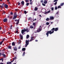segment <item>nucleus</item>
<instances>
[{"label": "nucleus", "mask_w": 64, "mask_h": 64, "mask_svg": "<svg viewBox=\"0 0 64 64\" xmlns=\"http://www.w3.org/2000/svg\"><path fill=\"white\" fill-rule=\"evenodd\" d=\"M58 30V28H53L51 30L48 31L46 34V35H47V37H48L49 34H50L51 35V34L53 33L54 32V31H57ZM51 31H52V32Z\"/></svg>", "instance_id": "1"}, {"label": "nucleus", "mask_w": 64, "mask_h": 64, "mask_svg": "<svg viewBox=\"0 0 64 64\" xmlns=\"http://www.w3.org/2000/svg\"><path fill=\"white\" fill-rule=\"evenodd\" d=\"M29 40H26V44H25V47H27V46L29 44Z\"/></svg>", "instance_id": "2"}, {"label": "nucleus", "mask_w": 64, "mask_h": 64, "mask_svg": "<svg viewBox=\"0 0 64 64\" xmlns=\"http://www.w3.org/2000/svg\"><path fill=\"white\" fill-rule=\"evenodd\" d=\"M16 13H15V14L14 15V17L12 18L13 20H14V19H16V18H17V15H16Z\"/></svg>", "instance_id": "3"}, {"label": "nucleus", "mask_w": 64, "mask_h": 64, "mask_svg": "<svg viewBox=\"0 0 64 64\" xmlns=\"http://www.w3.org/2000/svg\"><path fill=\"white\" fill-rule=\"evenodd\" d=\"M41 31H42V28H39L37 29V30H36V32H40Z\"/></svg>", "instance_id": "4"}, {"label": "nucleus", "mask_w": 64, "mask_h": 64, "mask_svg": "<svg viewBox=\"0 0 64 64\" xmlns=\"http://www.w3.org/2000/svg\"><path fill=\"white\" fill-rule=\"evenodd\" d=\"M31 40H30V42H31L32 41H33V40H34V39H35V38H34V37H33V36H32L31 37Z\"/></svg>", "instance_id": "5"}, {"label": "nucleus", "mask_w": 64, "mask_h": 64, "mask_svg": "<svg viewBox=\"0 0 64 64\" xmlns=\"http://www.w3.org/2000/svg\"><path fill=\"white\" fill-rule=\"evenodd\" d=\"M13 48L14 51H17V48L16 46H14Z\"/></svg>", "instance_id": "6"}, {"label": "nucleus", "mask_w": 64, "mask_h": 64, "mask_svg": "<svg viewBox=\"0 0 64 64\" xmlns=\"http://www.w3.org/2000/svg\"><path fill=\"white\" fill-rule=\"evenodd\" d=\"M26 32L25 29L24 30H22L21 31V33L22 34H23L24 32Z\"/></svg>", "instance_id": "7"}, {"label": "nucleus", "mask_w": 64, "mask_h": 64, "mask_svg": "<svg viewBox=\"0 0 64 64\" xmlns=\"http://www.w3.org/2000/svg\"><path fill=\"white\" fill-rule=\"evenodd\" d=\"M50 10H49L48 11H47L46 12H45L44 13L45 14H48V13H49L50 12Z\"/></svg>", "instance_id": "8"}, {"label": "nucleus", "mask_w": 64, "mask_h": 64, "mask_svg": "<svg viewBox=\"0 0 64 64\" xmlns=\"http://www.w3.org/2000/svg\"><path fill=\"white\" fill-rule=\"evenodd\" d=\"M7 19L6 18H5L3 20V21L4 22H6L7 21Z\"/></svg>", "instance_id": "9"}, {"label": "nucleus", "mask_w": 64, "mask_h": 64, "mask_svg": "<svg viewBox=\"0 0 64 64\" xmlns=\"http://www.w3.org/2000/svg\"><path fill=\"white\" fill-rule=\"evenodd\" d=\"M4 6L5 8H8V6L7 4H5L4 5Z\"/></svg>", "instance_id": "10"}, {"label": "nucleus", "mask_w": 64, "mask_h": 64, "mask_svg": "<svg viewBox=\"0 0 64 64\" xmlns=\"http://www.w3.org/2000/svg\"><path fill=\"white\" fill-rule=\"evenodd\" d=\"M49 19L50 20H53L54 19V17L52 16H50Z\"/></svg>", "instance_id": "11"}, {"label": "nucleus", "mask_w": 64, "mask_h": 64, "mask_svg": "<svg viewBox=\"0 0 64 64\" xmlns=\"http://www.w3.org/2000/svg\"><path fill=\"white\" fill-rule=\"evenodd\" d=\"M20 38L21 39H23V35H21V34H20Z\"/></svg>", "instance_id": "12"}, {"label": "nucleus", "mask_w": 64, "mask_h": 64, "mask_svg": "<svg viewBox=\"0 0 64 64\" xmlns=\"http://www.w3.org/2000/svg\"><path fill=\"white\" fill-rule=\"evenodd\" d=\"M12 62H13L12 61L10 62H7L6 63V64H12Z\"/></svg>", "instance_id": "13"}, {"label": "nucleus", "mask_w": 64, "mask_h": 64, "mask_svg": "<svg viewBox=\"0 0 64 64\" xmlns=\"http://www.w3.org/2000/svg\"><path fill=\"white\" fill-rule=\"evenodd\" d=\"M17 58V57H15L13 58V60L12 61V62H13L14 61V59H16Z\"/></svg>", "instance_id": "14"}, {"label": "nucleus", "mask_w": 64, "mask_h": 64, "mask_svg": "<svg viewBox=\"0 0 64 64\" xmlns=\"http://www.w3.org/2000/svg\"><path fill=\"white\" fill-rule=\"evenodd\" d=\"M21 4L22 5H24V1H22L21 2Z\"/></svg>", "instance_id": "15"}, {"label": "nucleus", "mask_w": 64, "mask_h": 64, "mask_svg": "<svg viewBox=\"0 0 64 64\" xmlns=\"http://www.w3.org/2000/svg\"><path fill=\"white\" fill-rule=\"evenodd\" d=\"M8 49H11V48L12 47L11 46H8Z\"/></svg>", "instance_id": "16"}, {"label": "nucleus", "mask_w": 64, "mask_h": 64, "mask_svg": "<svg viewBox=\"0 0 64 64\" xmlns=\"http://www.w3.org/2000/svg\"><path fill=\"white\" fill-rule=\"evenodd\" d=\"M44 4H47V1H46V0H45L44 2Z\"/></svg>", "instance_id": "17"}, {"label": "nucleus", "mask_w": 64, "mask_h": 64, "mask_svg": "<svg viewBox=\"0 0 64 64\" xmlns=\"http://www.w3.org/2000/svg\"><path fill=\"white\" fill-rule=\"evenodd\" d=\"M25 30L27 32H29V30L28 29H25Z\"/></svg>", "instance_id": "18"}, {"label": "nucleus", "mask_w": 64, "mask_h": 64, "mask_svg": "<svg viewBox=\"0 0 64 64\" xmlns=\"http://www.w3.org/2000/svg\"><path fill=\"white\" fill-rule=\"evenodd\" d=\"M12 46H15V42H13L12 43Z\"/></svg>", "instance_id": "19"}, {"label": "nucleus", "mask_w": 64, "mask_h": 64, "mask_svg": "<svg viewBox=\"0 0 64 64\" xmlns=\"http://www.w3.org/2000/svg\"><path fill=\"white\" fill-rule=\"evenodd\" d=\"M2 55L3 56V57H4V58L6 57V55H5V54H2Z\"/></svg>", "instance_id": "20"}, {"label": "nucleus", "mask_w": 64, "mask_h": 64, "mask_svg": "<svg viewBox=\"0 0 64 64\" xmlns=\"http://www.w3.org/2000/svg\"><path fill=\"white\" fill-rule=\"evenodd\" d=\"M49 18H47L46 19V20L47 21H49Z\"/></svg>", "instance_id": "21"}, {"label": "nucleus", "mask_w": 64, "mask_h": 64, "mask_svg": "<svg viewBox=\"0 0 64 64\" xmlns=\"http://www.w3.org/2000/svg\"><path fill=\"white\" fill-rule=\"evenodd\" d=\"M29 37V35H27L26 36V39H28Z\"/></svg>", "instance_id": "22"}, {"label": "nucleus", "mask_w": 64, "mask_h": 64, "mask_svg": "<svg viewBox=\"0 0 64 64\" xmlns=\"http://www.w3.org/2000/svg\"><path fill=\"white\" fill-rule=\"evenodd\" d=\"M34 27L32 26H30V28L31 29H33L34 28Z\"/></svg>", "instance_id": "23"}, {"label": "nucleus", "mask_w": 64, "mask_h": 64, "mask_svg": "<svg viewBox=\"0 0 64 64\" xmlns=\"http://www.w3.org/2000/svg\"><path fill=\"white\" fill-rule=\"evenodd\" d=\"M25 50H26L25 48H23L22 49V50L23 51H25Z\"/></svg>", "instance_id": "24"}, {"label": "nucleus", "mask_w": 64, "mask_h": 64, "mask_svg": "<svg viewBox=\"0 0 64 64\" xmlns=\"http://www.w3.org/2000/svg\"><path fill=\"white\" fill-rule=\"evenodd\" d=\"M64 5V3H62L60 4V6H62L63 5Z\"/></svg>", "instance_id": "25"}, {"label": "nucleus", "mask_w": 64, "mask_h": 64, "mask_svg": "<svg viewBox=\"0 0 64 64\" xmlns=\"http://www.w3.org/2000/svg\"><path fill=\"white\" fill-rule=\"evenodd\" d=\"M25 51H24V53H23L22 55V56H24V55H25Z\"/></svg>", "instance_id": "26"}, {"label": "nucleus", "mask_w": 64, "mask_h": 64, "mask_svg": "<svg viewBox=\"0 0 64 64\" xmlns=\"http://www.w3.org/2000/svg\"><path fill=\"white\" fill-rule=\"evenodd\" d=\"M46 25H49V23L47 22L46 23Z\"/></svg>", "instance_id": "27"}, {"label": "nucleus", "mask_w": 64, "mask_h": 64, "mask_svg": "<svg viewBox=\"0 0 64 64\" xmlns=\"http://www.w3.org/2000/svg\"><path fill=\"white\" fill-rule=\"evenodd\" d=\"M33 25H34V26H36V24H35V23H33Z\"/></svg>", "instance_id": "28"}, {"label": "nucleus", "mask_w": 64, "mask_h": 64, "mask_svg": "<svg viewBox=\"0 0 64 64\" xmlns=\"http://www.w3.org/2000/svg\"><path fill=\"white\" fill-rule=\"evenodd\" d=\"M2 14H5V12L3 10H2Z\"/></svg>", "instance_id": "29"}, {"label": "nucleus", "mask_w": 64, "mask_h": 64, "mask_svg": "<svg viewBox=\"0 0 64 64\" xmlns=\"http://www.w3.org/2000/svg\"><path fill=\"white\" fill-rule=\"evenodd\" d=\"M3 42L2 41V42H0V45H2V43Z\"/></svg>", "instance_id": "30"}, {"label": "nucleus", "mask_w": 64, "mask_h": 64, "mask_svg": "<svg viewBox=\"0 0 64 64\" xmlns=\"http://www.w3.org/2000/svg\"><path fill=\"white\" fill-rule=\"evenodd\" d=\"M19 20H18V22H16V24H19Z\"/></svg>", "instance_id": "31"}, {"label": "nucleus", "mask_w": 64, "mask_h": 64, "mask_svg": "<svg viewBox=\"0 0 64 64\" xmlns=\"http://www.w3.org/2000/svg\"><path fill=\"white\" fill-rule=\"evenodd\" d=\"M61 8V6H58V8Z\"/></svg>", "instance_id": "32"}, {"label": "nucleus", "mask_w": 64, "mask_h": 64, "mask_svg": "<svg viewBox=\"0 0 64 64\" xmlns=\"http://www.w3.org/2000/svg\"><path fill=\"white\" fill-rule=\"evenodd\" d=\"M30 5H32V4H33V2H30Z\"/></svg>", "instance_id": "33"}, {"label": "nucleus", "mask_w": 64, "mask_h": 64, "mask_svg": "<svg viewBox=\"0 0 64 64\" xmlns=\"http://www.w3.org/2000/svg\"><path fill=\"white\" fill-rule=\"evenodd\" d=\"M28 5H29V3H26V6H28Z\"/></svg>", "instance_id": "34"}, {"label": "nucleus", "mask_w": 64, "mask_h": 64, "mask_svg": "<svg viewBox=\"0 0 64 64\" xmlns=\"http://www.w3.org/2000/svg\"><path fill=\"white\" fill-rule=\"evenodd\" d=\"M34 10L35 11H37L38 10V8H35Z\"/></svg>", "instance_id": "35"}, {"label": "nucleus", "mask_w": 64, "mask_h": 64, "mask_svg": "<svg viewBox=\"0 0 64 64\" xmlns=\"http://www.w3.org/2000/svg\"><path fill=\"white\" fill-rule=\"evenodd\" d=\"M12 25H11V26H10V30H11V29H12Z\"/></svg>", "instance_id": "36"}, {"label": "nucleus", "mask_w": 64, "mask_h": 64, "mask_svg": "<svg viewBox=\"0 0 64 64\" xmlns=\"http://www.w3.org/2000/svg\"><path fill=\"white\" fill-rule=\"evenodd\" d=\"M24 14H26L27 13V12L26 11H24Z\"/></svg>", "instance_id": "37"}, {"label": "nucleus", "mask_w": 64, "mask_h": 64, "mask_svg": "<svg viewBox=\"0 0 64 64\" xmlns=\"http://www.w3.org/2000/svg\"><path fill=\"white\" fill-rule=\"evenodd\" d=\"M0 8H3V6H1L0 5Z\"/></svg>", "instance_id": "38"}, {"label": "nucleus", "mask_w": 64, "mask_h": 64, "mask_svg": "<svg viewBox=\"0 0 64 64\" xmlns=\"http://www.w3.org/2000/svg\"><path fill=\"white\" fill-rule=\"evenodd\" d=\"M18 5H20V3L18 2Z\"/></svg>", "instance_id": "39"}, {"label": "nucleus", "mask_w": 64, "mask_h": 64, "mask_svg": "<svg viewBox=\"0 0 64 64\" xmlns=\"http://www.w3.org/2000/svg\"><path fill=\"white\" fill-rule=\"evenodd\" d=\"M25 2L27 3V2H28V0H26Z\"/></svg>", "instance_id": "40"}, {"label": "nucleus", "mask_w": 64, "mask_h": 64, "mask_svg": "<svg viewBox=\"0 0 64 64\" xmlns=\"http://www.w3.org/2000/svg\"><path fill=\"white\" fill-rule=\"evenodd\" d=\"M20 48H21V46H20L18 47V49H20Z\"/></svg>", "instance_id": "41"}, {"label": "nucleus", "mask_w": 64, "mask_h": 64, "mask_svg": "<svg viewBox=\"0 0 64 64\" xmlns=\"http://www.w3.org/2000/svg\"><path fill=\"white\" fill-rule=\"evenodd\" d=\"M18 20H15L14 21H15V22H16V21H18Z\"/></svg>", "instance_id": "42"}, {"label": "nucleus", "mask_w": 64, "mask_h": 64, "mask_svg": "<svg viewBox=\"0 0 64 64\" xmlns=\"http://www.w3.org/2000/svg\"><path fill=\"white\" fill-rule=\"evenodd\" d=\"M18 9H15V10H16V11H18Z\"/></svg>", "instance_id": "43"}, {"label": "nucleus", "mask_w": 64, "mask_h": 64, "mask_svg": "<svg viewBox=\"0 0 64 64\" xmlns=\"http://www.w3.org/2000/svg\"><path fill=\"white\" fill-rule=\"evenodd\" d=\"M57 2H56L54 4V5H56L57 4Z\"/></svg>", "instance_id": "44"}, {"label": "nucleus", "mask_w": 64, "mask_h": 64, "mask_svg": "<svg viewBox=\"0 0 64 64\" xmlns=\"http://www.w3.org/2000/svg\"><path fill=\"white\" fill-rule=\"evenodd\" d=\"M58 0H54V2H56V1L57 2V1H58Z\"/></svg>", "instance_id": "45"}, {"label": "nucleus", "mask_w": 64, "mask_h": 64, "mask_svg": "<svg viewBox=\"0 0 64 64\" xmlns=\"http://www.w3.org/2000/svg\"><path fill=\"white\" fill-rule=\"evenodd\" d=\"M42 4V5H43V6H45L46 5L45 4L43 3Z\"/></svg>", "instance_id": "46"}, {"label": "nucleus", "mask_w": 64, "mask_h": 64, "mask_svg": "<svg viewBox=\"0 0 64 64\" xmlns=\"http://www.w3.org/2000/svg\"><path fill=\"white\" fill-rule=\"evenodd\" d=\"M4 39H5V38H4L3 40L2 41H3V42L4 41H5V40H4Z\"/></svg>", "instance_id": "47"}, {"label": "nucleus", "mask_w": 64, "mask_h": 64, "mask_svg": "<svg viewBox=\"0 0 64 64\" xmlns=\"http://www.w3.org/2000/svg\"><path fill=\"white\" fill-rule=\"evenodd\" d=\"M4 3H3V4H2V6H4Z\"/></svg>", "instance_id": "48"}, {"label": "nucleus", "mask_w": 64, "mask_h": 64, "mask_svg": "<svg viewBox=\"0 0 64 64\" xmlns=\"http://www.w3.org/2000/svg\"><path fill=\"white\" fill-rule=\"evenodd\" d=\"M3 58H2L0 59V61L1 60H3Z\"/></svg>", "instance_id": "49"}, {"label": "nucleus", "mask_w": 64, "mask_h": 64, "mask_svg": "<svg viewBox=\"0 0 64 64\" xmlns=\"http://www.w3.org/2000/svg\"><path fill=\"white\" fill-rule=\"evenodd\" d=\"M10 14L11 15H13V12H11L10 13Z\"/></svg>", "instance_id": "50"}, {"label": "nucleus", "mask_w": 64, "mask_h": 64, "mask_svg": "<svg viewBox=\"0 0 64 64\" xmlns=\"http://www.w3.org/2000/svg\"><path fill=\"white\" fill-rule=\"evenodd\" d=\"M33 14H34V15H35V12H33Z\"/></svg>", "instance_id": "51"}, {"label": "nucleus", "mask_w": 64, "mask_h": 64, "mask_svg": "<svg viewBox=\"0 0 64 64\" xmlns=\"http://www.w3.org/2000/svg\"><path fill=\"white\" fill-rule=\"evenodd\" d=\"M51 9H52V11H53V10H54V8H51Z\"/></svg>", "instance_id": "52"}, {"label": "nucleus", "mask_w": 64, "mask_h": 64, "mask_svg": "<svg viewBox=\"0 0 64 64\" xmlns=\"http://www.w3.org/2000/svg\"><path fill=\"white\" fill-rule=\"evenodd\" d=\"M18 30L16 31V33H18Z\"/></svg>", "instance_id": "53"}, {"label": "nucleus", "mask_w": 64, "mask_h": 64, "mask_svg": "<svg viewBox=\"0 0 64 64\" xmlns=\"http://www.w3.org/2000/svg\"><path fill=\"white\" fill-rule=\"evenodd\" d=\"M0 64H4V63H2V62H1Z\"/></svg>", "instance_id": "54"}, {"label": "nucleus", "mask_w": 64, "mask_h": 64, "mask_svg": "<svg viewBox=\"0 0 64 64\" xmlns=\"http://www.w3.org/2000/svg\"><path fill=\"white\" fill-rule=\"evenodd\" d=\"M53 22H51L50 24H53Z\"/></svg>", "instance_id": "55"}, {"label": "nucleus", "mask_w": 64, "mask_h": 64, "mask_svg": "<svg viewBox=\"0 0 64 64\" xmlns=\"http://www.w3.org/2000/svg\"><path fill=\"white\" fill-rule=\"evenodd\" d=\"M35 41H36V42H38V40H35Z\"/></svg>", "instance_id": "56"}, {"label": "nucleus", "mask_w": 64, "mask_h": 64, "mask_svg": "<svg viewBox=\"0 0 64 64\" xmlns=\"http://www.w3.org/2000/svg\"><path fill=\"white\" fill-rule=\"evenodd\" d=\"M56 14H59V12H57L56 13Z\"/></svg>", "instance_id": "57"}, {"label": "nucleus", "mask_w": 64, "mask_h": 64, "mask_svg": "<svg viewBox=\"0 0 64 64\" xmlns=\"http://www.w3.org/2000/svg\"><path fill=\"white\" fill-rule=\"evenodd\" d=\"M40 2H41V3H43V1L41 0L40 1Z\"/></svg>", "instance_id": "58"}, {"label": "nucleus", "mask_w": 64, "mask_h": 64, "mask_svg": "<svg viewBox=\"0 0 64 64\" xmlns=\"http://www.w3.org/2000/svg\"><path fill=\"white\" fill-rule=\"evenodd\" d=\"M2 54L1 52H0V56H1V55Z\"/></svg>", "instance_id": "59"}, {"label": "nucleus", "mask_w": 64, "mask_h": 64, "mask_svg": "<svg viewBox=\"0 0 64 64\" xmlns=\"http://www.w3.org/2000/svg\"><path fill=\"white\" fill-rule=\"evenodd\" d=\"M39 16H40V17H42V16H41V15H40Z\"/></svg>", "instance_id": "60"}, {"label": "nucleus", "mask_w": 64, "mask_h": 64, "mask_svg": "<svg viewBox=\"0 0 64 64\" xmlns=\"http://www.w3.org/2000/svg\"><path fill=\"white\" fill-rule=\"evenodd\" d=\"M10 18V16H8V18Z\"/></svg>", "instance_id": "61"}, {"label": "nucleus", "mask_w": 64, "mask_h": 64, "mask_svg": "<svg viewBox=\"0 0 64 64\" xmlns=\"http://www.w3.org/2000/svg\"><path fill=\"white\" fill-rule=\"evenodd\" d=\"M2 28V27H0V30H1V28Z\"/></svg>", "instance_id": "62"}, {"label": "nucleus", "mask_w": 64, "mask_h": 64, "mask_svg": "<svg viewBox=\"0 0 64 64\" xmlns=\"http://www.w3.org/2000/svg\"><path fill=\"white\" fill-rule=\"evenodd\" d=\"M29 20H30L31 19V18H28Z\"/></svg>", "instance_id": "63"}, {"label": "nucleus", "mask_w": 64, "mask_h": 64, "mask_svg": "<svg viewBox=\"0 0 64 64\" xmlns=\"http://www.w3.org/2000/svg\"><path fill=\"white\" fill-rule=\"evenodd\" d=\"M55 8H57V6H56L55 7Z\"/></svg>", "instance_id": "64"}]
</instances>
